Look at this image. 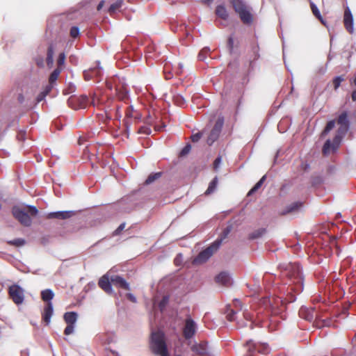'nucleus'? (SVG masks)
<instances>
[{
	"label": "nucleus",
	"instance_id": "nucleus-1",
	"mask_svg": "<svg viewBox=\"0 0 356 356\" xmlns=\"http://www.w3.org/2000/svg\"><path fill=\"white\" fill-rule=\"evenodd\" d=\"M12 213L22 225L29 227L32 223L31 217L36 216L38 210L34 206H15L13 207Z\"/></svg>",
	"mask_w": 356,
	"mask_h": 356
},
{
	"label": "nucleus",
	"instance_id": "nucleus-2",
	"mask_svg": "<svg viewBox=\"0 0 356 356\" xmlns=\"http://www.w3.org/2000/svg\"><path fill=\"white\" fill-rule=\"evenodd\" d=\"M149 348L156 355L169 356L165 343V334L162 331L153 332L151 334Z\"/></svg>",
	"mask_w": 356,
	"mask_h": 356
},
{
	"label": "nucleus",
	"instance_id": "nucleus-3",
	"mask_svg": "<svg viewBox=\"0 0 356 356\" xmlns=\"http://www.w3.org/2000/svg\"><path fill=\"white\" fill-rule=\"evenodd\" d=\"M348 129V126H341L340 125L339 128L337 130V134L333 138V140H327L325 143L322 152L323 155L327 156L331 153L335 152L338 148L339 147L341 139L345 134L347 132Z\"/></svg>",
	"mask_w": 356,
	"mask_h": 356
},
{
	"label": "nucleus",
	"instance_id": "nucleus-4",
	"mask_svg": "<svg viewBox=\"0 0 356 356\" xmlns=\"http://www.w3.org/2000/svg\"><path fill=\"white\" fill-rule=\"evenodd\" d=\"M230 3L234 11L238 15L245 24H250L253 21L250 8L243 0H231Z\"/></svg>",
	"mask_w": 356,
	"mask_h": 356
},
{
	"label": "nucleus",
	"instance_id": "nucleus-5",
	"mask_svg": "<svg viewBox=\"0 0 356 356\" xmlns=\"http://www.w3.org/2000/svg\"><path fill=\"white\" fill-rule=\"evenodd\" d=\"M284 275L288 277L291 283L296 284V290H301L302 286V277L298 264H290L284 272Z\"/></svg>",
	"mask_w": 356,
	"mask_h": 356
},
{
	"label": "nucleus",
	"instance_id": "nucleus-6",
	"mask_svg": "<svg viewBox=\"0 0 356 356\" xmlns=\"http://www.w3.org/2000/svg\"><path fill=\"white\" fill-rule=\"evenodd\" d=\"M222 243V238L216 239L208 248L201 251L195 258V264H203L206 262L220 248Z\"/></svg>",
	"mask_w": 356,
	"mask_h": 356
},
{
	"label": "nucleus",
	"instance_id": "nucleus-7",
	"mask_svg": "<svg viewBox=\"0 0 356 356\" xmlns=\"http://www.w3.org/2000/svg\"><path fill=\"white\" fill-rule=\"evenodd\" d=\"M8 295L10 298L16 305H21L24 300V291L17 284H13L8 288Z\"/></svg>",
	"mask_w": 356,
	"mask_h": 356
},
{
	"label": "nucleus",
	"instance_id": "nucleus-8",
	"mask_svg": "<svg viewBox=\"0 0 356 356\" xmlns=\"http://www.w3.org/2000/svg\"><path fill=\"white\" fill-rule=\"evenodd\" d=\"M223 124L224 120L222 118H218L217 120L207 139V143L209 145H211L216 140H218L221 133Z\"/></svg>",
	"mask_w": 356,
	"mask_h": 356
},
{
	"label": "nucleus",
	"instance_id": "nucleus-9",
	"mask_svg": "<svg viewBox=\"0 0 356 356\" xmlns=\"http://www.w3.org/2000/svg\"><path fill=\"white\" fill-rule=\"evenodd\" d=\"M88 102V97L86 95L72 96L67 101L69 106L75 110L84 108Z\"/></svg>",
	"mask_w": 356,
	"mask_h": 356
},
{
	"label": "nucleus",
	"instance_id": "nucleus-10",
	"mask_svg": "<svg viewBox=\"0 0 356 356\" xmlns=\"http://www.w3.org/2000/svg\"><path fill=\"white\" fill-rule=\"evenodd\" d=\"M197 325L195 322L191 318L188 317L185 320L183 327V337L186 339H190L194 337L196 333Z\"/></svg>",
	"mask_w": 356,
	"mask_h": 356
},
{
	"label": "nucleus",
	"instance_id": "nucleus-11",
	"mask_svg": "<svg viewBox=\"0 0 356 356\" xmlns=\"http://www.w3.org/2000/svg\"><path fill=\"white\" fill-rule=\"evenodd\" d=\"M304 206L302 201H296L286 206L280 213L281 216H286L289 214H295L299 212Z\"/></svg>",
	"mask_w": 356,
	"mask_h": 356
},
{
	"label": "nucleus",
	"instance_id": "nucleus-12",
	"mask_svg": "<svg viewBox=\"0 0 356 356\" xmlns=\"http://www.w3.org/2000/svg\"><path fill=\"white\" fill-rule=\"evenodd\" d=\"M83 75L86 81L94 79L95 81L99 82L102 76V71L99 67H96L85 70Z\"/></svg>",
	"mask_w": 356,
	"mask_h": 356
},
{
	"label": "nucleus",
	"instance_id": "nucleus-13",
	"mask_svg": "<svg viewBox=\"0 0 356 356\" xmlns=\"http://www.w3.org/2000/svg\"><path fill=\"white\" fill-rule=\"evenodd\" d=\"M343 23L346 30L352 33L353 32V17L348 8L344 11Z\"/></svg>",
	"mask_w": 356,
	"mask_h": 356
},
{
	"label": "nucleus",
	"instance_id": "nucleus-14",
	"mask_svg": "<svg viewBox=\"0 0 356 356\" xmlns=\"http://www.w3.org/2000/svg\"><path fill=\"white\" fill-rule=\"evenodd\" d=\"M109 274L110 271H108L99 279L98 282L99 286L107 293H110L111 291V284L110 282Z\"/></svg>",
	"mask_w": 356,
	"mask_h": 356
},
{
	"label": "nucleus",
	"instance_id": "nucleus-15",
	"mask_svg": "<svg viewBox=\"0 0 356 356\" xmlns=\"http://www.w3.org/2000/svg\"><path fill=\"white\" fill-rule=\"evenodd\" d=\"M115 98L119 101L123 102L124 104H128L129 96L127 88L124 86H116Z\"/></svg>",
	"mask_w": 356,
	"mask_h": 356
},
{
	"label": "nucleus",
	"instance_id": "nucleus-16",
	"mask_svg": "<svg viewBox=\"0 0 356 356\" xmlns=\"http://www.w3.org/2000/svg\"><path fill=\"white\" fill-rule=\"evenodd\" d=\"M73 215L72 211H56L49 213L47 216L48 219H67L72 217Z\"/></svg>",
	"mask_w": 356,
	"mask_h": 356
},
{
	"label": "nucleus",
	"instance_id": "nucleus-17",
	"mask_svg": "<svg viewBox=\"0 0 356 356\" xmlns=\"http://www.w3.org/2000/svg\"><path fill=\"white\" fill-rule=\"evenodd\" d=\"M53 314V305L51 302H47L44 308L42 318L47 325L50 323Z\"/></svg>",
	"mask_w": 356,
	"mask_h": 356
},
{
	"label": "nucleus",
	"instance_id": "nucleus-18",
	"mask_svg": "<svg viewBox=\"0 0 356 356\" xmlns=\"http://www.w3.org/2000/svg\"><path fill=\"white\" fill-rule=\"evenodd\" d=\"M113 285L127 291L130 290L129 284L124 278L118 275L113 277Z\"/></svg>",
	"mask_w": 356,
	"mask_h": 356
},
{
	"label": "nucleus",
	"instance_id": "nucleus-19",
	"mask_svg": "<svg viewBox=\"0 0 356 356\" xmlns=\"http://www.w3.org/2000/svg\"><path fill=\"white\" fill-rule=\"evenodd\" d=\"M191 350L196 354L204 356L207 354V343L202 342L198 344L193 345Z\"/></svg>",
	"mask_w": 356,
	"mask_h": 356
},
{
	"label": "nucleus",
	"instance_id": "nucleus-20",
	"mask_svg": "<svg viewBox=\"0 0 356 356\" xmlns=\"http://www.w3.org/2000/svg\"><path fill=\"white\" fill-rule=\"evenodd\" d=\"M216 282L227 286L230 284V277L227 272H221L216 277Z\"/></svg>",
	"mask_w": 356,
	"mask_h": 356
},
{
	"label": "nucleus",
	"instance_id": "nucleus-21",
	"mask_svg": "<svg viewBox=\"0 0 356 356\" xmlns=\"http://www.w3.org/2000/svg\"><path fill=\"white\" fill-rule=\"evenodd\" d=\"M78 315L74 312L65 313L63 318L67 324L74 325L76 322Z\"/></svg>",
	"mask_w": 356,
	"mask_h": 356
},
{
	"label": "nucleus",
	"instance_id": "nucleus-22",
	"mask_svg": "<svg viewBox=\"0 0 356 356\" xmlns=\"http://www.w3.org/2000/svg\"><path fill=\"white\" fill-rule=\"evenodd\" d=\"M216 14L218 17L221 19L226 20L228 19L229 14L227 13V9L224 6L219 5L216 8Z\"/></svg>",
	"mask_w": 356,
	"mask_h": 356
},
{
	"label": "nucleus",
	"instance_id": "nucleus-23",
	"mask_svg": "<svg viewBox=\"0 0 356 356\" xmlns=\"http://www.w3.org/2000/svg\"><path fill=\"white\" fill-rule=\"evenodd\" d=\"M54 293L51 289H45L41 292V298L43 301L51 302L54 298Z\"/></svg>",
	"mask_w": 356,
	"mask_h": 356
},
{
	"label": "nucleus",
	"instance_id": "nucleus-24",
	"mask_svg": "<svg viewBox=\"0 0 356 356\" xmlns=\"http://www.w3.org/2000/svg\"><path fill=\"white\" fill-rule=\"evenodd\" d=\"M310 8L313 15L323 24H325V22L321 15L319 10L317 6L312 2L310 1Z\"/></svg>",
	"mask_w": 356,
	"mask_h": 356
},
{
	"label": "nucleus",
	"instance_id": "nucleus-25",
	"mask_svg": "<svg viewBox=\"0 0 356 356\" xmlns=\"http://www.w3.org/2000/svg\"><path fill=\"white\" fill-rule=\"evenodd\" d=\"M99 120H102L106 124L110 121V109L109 107L105 108L103 113L97 114Z\"/></svg>",
	"mask_w": 356,
	"mask_h": 356
},
{
	"label": "nucleus",
	"instance_id": "nucleus-26",
	"mask_svg": "<svg viewBox=\"0 0 356 356\" xmlns=\"http://www.w3.org/2000/svg\"><path fill=\"white\" fill-rule=\"evenodd\" d=\"M259 46L257 44H253L251 47V55L250 56V62L252 63L257 60L259 57Z\"/></svg>",
	"mask_w": 356,
	"mask_h": 356
},
{
	"label": "nucleus",
	"instance_id": "nucleus-27",
	"mask_svg": "<svg viewBox=\"0 0 356 356\" xmlns=\"http://www.w3.org/2000/svg\"><path fill=\"white\" fill-rule=\"evenodd\" d=\"M47 65L49 67L53 65L54 63V48L51 45L48 47L46 58Z\"/></svg>",
	"mask_w": 356,
	"mask_h": 356
},
{
	"label": "nucleus",
	"instance_id": "nucleus-28",
	"mask_svg": "<svg viewBox=\"0 0 356 356\" xmlns=\"http://www.w3.org/2000/svg\"><path fill=\"white\" fill-rule=\"evenodd\" d=\"M63 68L56 67L50 74L49 78V82L51 84H54L58 79Z\"/></svg>",
	"mask_w": 356,
	"mask_h": 356
},
{
	"label": "nucleus",
	"instance_id": "nucleus-29",
	"mask_svg": "<svg viewBox=\"0 0 356 356\" xmlns=\"http://www.w3.org/2000/svg\"><path fill=\"white\" fill-rule=\"evenodd\" d=\"M266 176L264 175L260 180L250 189V191L248 192V195L250 196L253 193H254L259 188H260L264 184V182L266 181Z\"/></svg>",
	"mask_w": 356,
	"mask_h": 356
},
{
	"label": "nucleus",
	"instance_id": "nucleus-30",
	"mask_svg": "<svg viewBox=\"0 0 356 356\" xmlns=\"http://www.w3.org/2000/svg\"><path fill=\"white\" fill-rule=\"evenodd\" d=\"M161 172H156L150 174L145 181L146 185L153 183L155 180L159 179L161 177Z\"/></svg>",
	"mask_w": 356,
	"mask_h": 356
},
{
	"label": "nucleus",
	"instance_id": "nucleus-31",
	"mask_svg": "<svg viewBox=\"0 0 356 356\" xmlns=\"http://www.w3.org/2000/svg\"><path fill=\"white\" fill-rule=\"evenodd\" d=\"M217 184H218V178L216 177L209 183V187L205 192V195H209V194L212 193L216 190Z\"/></svg>",
	"mask_w": 356,
	"mask_h": 356
},
{
	"label": "nucleus",
	"instance_id": "nucleus-32",
	"mask_svg": "<svg viewBox=\"0 0 356 356\" xmlns=\"http://www.w3.org/2000/svg\"><path fill=\"white\" fill-rule=\"evenodd\" d=\"M8 244L15 247H21L25 245L26 241L23 238H18L13 240L8 241Z\"/></svg>",
	"mask_w": 356,
	"mask_h": 356
},
{
	"label": "nucleus",
	"instance_id": "nucleus-33",
	"mask_svg": "<svg viewBox=\"0 0 356 356\" xmlns=\"http://www.w3.org/2000/svg\"><path fill=\"white\" fill-rule=\"evenodd\" d=\"M337 123L341 126H348V121L347 119V114L346 112L342 113L338 118Z\"/></svg>",
	"mask_w": 356,
	"mask_h": 356
},
{
	"label": "nucleus",
	"instance_id": "nucleus-34",
	"mask_svg": "<svg viewBox=\"0 0 356 356\" xmlns=\"http://www.w3.org/2000/svg\"><path fill=\"white\" fill-rule=\"evenodd\" d=\"M227 47L230 54H234V40L233 36H229L227 41Z\"/></svg>",
	"mask_w": 356,
	"mask_h": 356
},
{
	"label": "nucleus",
	"instance_id": "nucleus-35",
	"mask_svg": "<svg viewBox=\"0 0 356 356\" xmlns=\"http://www.w3.org/2000/svg\"><path fill=\"white\" fill-rule=\"evenodd\" d=\"M209 53L210 49L209 47H204L198 54L199 60H204Z\"/></svg>",
	"mask_w": 356,
	"mask_h": 356
},
{
	"label": "nucleus",
	"instance_id": "nucleus-36",
	"mask_svg": "<svg viewBox=\"0 0 356 356\" xmlns=\"http://www.w3.org/2000/svg\"><path fill=\"white\" fill-rule=\"evenodd\" d=\"M334 125H335V121L334 120L329 121L327 123L324 130L323 131L322 134L323 135H326L327 134H328L334 127Z\"/></svg>",
	"mask_w": 356,
	"mask_h": 356
},
{
	"label": "nucleus",
	"instance_id": "nucleus-37",
	"mask_svg": "<svg viewBox=\"0 0 356 356\" xmlns=\"http://www.w3.org/2000/svg\"><path fill=\"white\" fill-rule=\"evenodd\" d=\"M266 232V229H258L254 232H252V234H250V239H255V238H257L260 236H261Z\"/></svg>",
	"mask_w": 356,
	"mask_h": 356
},
{
	"label": "nucleus",
	"instance_id": "nucleus-38",
	"mask_svg": "<svg viewBox=\"0 0 356 356\" xmlns=\"http://www.w3.org/2000/svg\"><path fill=\"white\" fill-rule=\"evenodd\" d=\"M226 313V318L229 321H233L235 320V315L236 312H235L233 309L228 308Z\"/></svg>",
	"mask_w": 356,
	"mask_h": 356
},
{
	"label": "nucleus",
	"instance_id": "nucleus-39",
	"mask_svg": "<svg viewBox=\"0 0 356 356\" xmlns=\"http://www.w3.org/2000/svg\"><path fill=\"white\" fill-rule=\"evenodd\" d=\"M343 81L344 78L343 76H336L332 81L334 90H337L340 86L341 83Z\"/></svg>",
	"mask_w": 356,
	"mask_h": 356
},
{
	"label": "nucleus",
	"instance_id": "nucleus-40",
	"mask_svg": "<svg viewBox=\"0 0 356 356\" xmlns=\"http://www.w3.org/2000/svg\"><path fill=\"white\" fill-rule=\"evenodd\" d=\"M65 58L66 57H65V53L62 52V53L59 54L58 59H57V65H58L57 67L62 68L63 65L65 63Z\"/></svg>",
	"mask_w": 356,
	"mask_h": 356
},
{
	"label": "nucleus",
	"instance_id": "nucleus-41",
	"mask_svg": "<svg viewBox=\"0 0 356 356\" xmlns=\"http://www.w3.org/2000/svg\"><path fill=\"white\" fill-rule=\"evenodd\" d=\"M70 35L72 38H76L79 35V29L77 26H72L70 31Z\"/></svg>",
	"mask_w": 356,
	"mask_h": 356
},
{
	"label": "nucleus",
	"instance_id": "nucleus-42",
	"mask_svg": "<svg viewBox=\"0 0 356 356\" xmlns=\"http://www.w3.org/2000/svg\"><path fill=\"white\" fill-rule=\"evenodd\" d=\"M74 329V325L67 324V326L64 330L65 335H70L73 333Z\"/></svg>",
	"mask_w": 356,
	"mask_h": 356
},
{
	"label": "nucleus",
	"instance_id": "nucleus-43",
	"mask_svg": "<svg viewBox=\"0 0 356 356\" xmlns=\"http://www.w3.org/2000/svg\"><path fill=\"white\" fill-rule=\"evenodd\" d=\"M134 111H133V108L132 106H127V109H126V111H125V116L127 118H137L136 115H134Z\"/></svg>",
	"mask_w": 356,
	"mask_h": 356
},
{
	"label": "nucleus",
	"instance_id": "nucleus-44",
	"mask_svg": "<svg viewBox=\"0 0 356 356\" xmlns=\"http://www.w3.org/2000/svg\"><path fill=\"white\" fill-rule=\"evenodd\" d=\"M168 302V297L164 296L162 298V300H161V302H159V308L161 310H163L164 309V307L167 305Z\"/></svg>",
	"mask_w": 356,
	"mask_h": 356
},
{
	"label": "nucleus",
	"instance_id": "nucleus-45",
	"mask_svg": "<svg viewBox=\"0 0 356 356\" xmlns=\"http://www.w3.org/2000/svg\"><path fill=\"white\" fill-rule=\"evenodd\" d=\"M125 222H122L113 232V236L120 234L121 232L125 228Z\"/></svg>",
	"mask_w": 356,
	"mask_h": 356
},
{
	"label": "nucleus",
	"instance_id": "nucleus-46",
	"mask_svg": "<svg viewBox=\"0 0 356 356\" xmlns=\"http://www.w3.org/2000/svg\"><path fill=\"white\" fill-rule=\"evenodd\" d=\"M204 131L202 132H198L191 136V140L193 142H197L202 137Z\"/></svg>",
	"mask_w": 356,
	"mask_h": 356
},
{
	"label": "nucleus",
	"instance_id": "nucleus-47",
	"mask_svg": "<svg viewBox=\"0 0 356 356\" xmlns=\"http://www.w3.org/2000/svg\"><path fill=\"white\" fill-rule=\"evenodd\" d=\"M191 145L188 144L186 145L181 151L180 155L181 156H185L191 150Z\"/></svg>",
	"mask_w": 356,
	"mask_h": 356
},
{
	"label": "nucleus",
	"instance_id": "nucleus-48",
	"mask_svg": "<svg viewBox=\"0 0 356 356\" xmlns=\"http://www.w3.org/2000/svg\"><path fill=\"white\" fill-rule=\"evenodd\" d=\"M99 338L104 344H110L111 340L110 338L108 337H106L104 334L99 335Z\"/></svg>",
	"mask_w": 356,
	"mask_h": 356
},
{
	"label": "nucleus",
	"instance_id": "nucleus-49",
	"mask_svg": "<svg viewBox=\"0 0 356 356\" xmlns=\"http://www.w3.org/2000/svg\"><path fill=\"white\" fill-rule=\"evenodd\" d=\"M122 0H118L115 3H113V13H114L115 10L120 8L122 6Z\"/></svg>",
	"mask_w": 356,
	"mask_h": 356
},
{
	"label": "nucleus",
	"instance_id": "nucleus-50",
	"mask_svg": "<svg viewBox=\"0 0 356 356\" xmlns=\"http://www.w3.org/2000/svg\"><path fill=\"white\" fill-rule=\"evenodd\" d=\"M234 306L236 309H237L238 310H241L242 309V303L240 300H235L234 301Z\"/></svg>",
	"mask_w": 356,
	"mask_h": 356
},
{
	"label": "nucleus",
	"instance_id": "nucleus-51",
	"mask_svg": "<svg viewBox=\"0 0 356 356\" xmlns=\"http://www.w3.org/2000/svg\"><path fill=\"white\" fill-rule=\"evenodd\" d=\"M230 232V229L229 227H227L225 229V230L222 232V236L220 238H222V241L227 236V235Z\"/></svg>",
	"mask_w": 356,
	"mask_h": 356
},
{
	"label": "nucleus",
	"instance_id": "nucleus-52",
	"mask_svg": "<svg viewBox=\"0 0 356 356\" xmlns=\"http://www.w3.org/2000/svg\"><path fill=\"white\" fill-rule=\"evenodd\" d=\"M139 132L141 134H149L151 133V130L148 127H143L139 129Z\"/></svg>",
	"mask_w": 356,
	"mask_h": 356
},
{
	"label": "nucleus",
	"instance_id": "nucleus-53",
	"mask_svg": "<svg viewBox=\"0 0 356 356\" xmlns=\"http://www.w3.org/2000/svg\"><path fill=\"white\" fill-rule=\"evenodd\" d=\"M53 88V84L49 82V84L45 87L43 92L47 95Z\"/></svg>",
	"mask_w": 356,
	"mask_h": 356
},
{
	"label": "nucleus",
	"instance_id": "nucleus-54",
	"mask_svg": "<svg viewBox=\"0 0 356 356\" xmlns=\"http://www.w3.org/2000/svg\"><path fill=\"white\" fill-rule=\"evenodd\" d=\"M127 298L132 302H136V298L132 293H127Z\"/></svg>",
	"mask_w": 356,
	"mask_h": 356
},
{
	"label": "nucleus",
	"instance_id": "nucleus-55",
	"mask_svg": "<svg viewBox=\"0 0 356 356\" xmlns=\"http://www.w3.org/2000/svg\"><path fill=\"white\" fill-rule=\"evenodd\" d=\"M46 96L47 95L43 91L41 92L37 97V102H40L41 101H42Z\"/></svg>",
	"mask_w": 356,
	"mask_h": 356
},
{
	"label": "nucleus",
	"instance_id": "nucleus-56",
	"mask_svg": "<svg viewBox=\"0 0 356 356\" xmlns=\"http://www.w3.org/2000/svg\"><path fill=\"white\" fill-rule=\"evenodd\" d=\"M220 162H221V158H220V156H218V157H217V158L215 159V161H214V162H213V167H214V168H215V169H217V168H218V165H219V164L220 163Z\"/></svg>",
	"mask_w": 356,
	"mask_h": 356
},
{
	"label": "nucleus",
	"instance_id": "nucleus-57",
	"mask_svg": "<svg viewBox=\"0 0 356 356\" xmlns=\"http://www.w3.org/2000/svg\"><path fill=\"white\" fill-rule=\"evenodd\" d=\"M243 316H244V317L245 318V319H247V320H248V321H252V316H251V315H250V314H249L248 312H245V313L243 314Z\"/></svg>",
	"mask_w": 356,
	"mask_h": 356
},
{
	"label": "nucleus",
	"instance_id": "nucleus-58",
	"mask_svg": "<svg viewBox=\"0 0 356 356\" xmlns=\"http://www.w3.org/2000/svg\"><path fill=\"white\" fill-rule=\"evenodd\" d=\"M104 5V1L102 0L99 3V4L97 6V10H100L103 8Z\"/></svg>",
	"mask_w": 356,
	"mask_h": 356
},
{
	"label": "nucleus",
	"instance_id": "nucleus-59",
	"mask_svg": "<svg viewBox=\"0 0 356 356\" xmlns=\"http://www.w3.org/2000/svg\"><path fill=\"white\" fill-rule=\"evenodd\" d=\"M85 140H86V138L83 136H81L79 138L78 143L79 145H81V144H83V141H85Z\"/></svg>",
	"mask_w": 356,
	"mask_h": 356
},
{
	"label": "nucleus",
	"instance_id": "nucleus-60",
	"mask_svg": "<svg viewBox=\"0 0 356 356\" xmlns=\"http://www.w3.org/2000/svg\"><path fill=\"white\" fill-rule=\"evenodd\" d=\"M313 314H309L307 316L304 317L305 319L308 320V321H312L313 319Z\"/></svg>",
	"mask_w": 356,
	"mask_h": 356
},
{
	"label": "nucleus",
	"instance_id": "nucleus-61",
	"mask_svg": "<svg viewBox=\"0 0 356 356\" xmlns=\"http://www.w3.org/2000/svg\"><path fill=\"white\" fill-rule=\"evenodd\" d=\"M146 123L149 124H152L153 123V120L152 119L151 117H148L146 120H145Z\"/></svg>",
	"mask_w": 356,
	"mask_h": 356
},
{
	"label": "nucleus",
	"instance_id": "nucleus-62",
	"mask_svg": "<svg viewBox=\"0 0 356 356\" xmlns=\"http://www.w3.org/2000/svg\"><path fill=\"white\" fill-rule=\"evenodd\" d=\"M352 99L353 101H356V90H354L352 93Z\"/></svg>",
	"mask_w": 356,
	"mask_h": 356
},
{
	"label": "nucleus",
	"instance_id": "nucleus-63",
	"mask_svg": "<svg viewBox=\"0 0 356 356\" xmlns=\"http://www.w3.org/2000/svg\"><path fill=\"white\" fill-rule=\"evenodd\" d=\"M115 108H116V114L118 115L120 113V106L115 105Z\"/></svg>",
	"mask_w": 356,
	"mask_h": 356
},
{
	"label": "nucleus",
	"instance_id": "nucleus-64",
	"mask_svg": "<svg viewBox=\"0 0 356 356\" xmlns=\"http://www.w3.org/2000/svg\"><path fill=\"white\" fill-rule=\"evenodd\" d=\"M18 99H19V101L20 102H22V101H23V99H24V97H23V95H19V98H18Z\"/></svg>",
	"mask_w": 356,
	"mask_h": 356
}]
</instances>
